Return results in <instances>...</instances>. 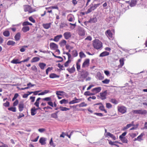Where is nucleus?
I'll use <instances>...</instances> for the list:
<instances>
[{
  "instance_id": "obj_32",
  "label": "nucleus",
  "mask_w": 147,
  "mask_h": 147,
  "mask_svg": "<svg viewBox=\"0 0 147 147\" xmlns=\"http://www.w3.org/2000/svg\"><path fill=\"white\" fill-rule=\"evenodd\" d=\"M40 58L38 57H35L32 58L31 62L32 63L38 61L40 60Z\"/></svg>"
},
{
  "instance_id": "obj_63",
  "label": "nucleus",
  "mask_w": 147,
  "mask_h": 147,
  "mask_svg": "<svg viewBox=\"0 0 147 147\" xmlns=\"http://www.w3.org/2000/svg\"><path fill=\"white\" fill-rule=\"evenodd\" d=\"M3 105L5 107H8L9 106V103L7 101L5 103L3 104Z\"/></svg>"
},
{
  "instance_id": "obj_45",
  "label": "nucleus",
  "mask_w": 147,
  "mask_h": 147,
  "mask_svg": "<svg viewBox=\"0 0 147 147\" xmlns=\"http://www.w3.org/2000/svg\"><path fill=\"white\" fill-rule=\"evenodd\" d=\"M79 56L81 58H83V57H86V55H85L82 51H81L79 53Z\"/></svg>"
},
{
  "instance_id": "obj_56",
  "label": "nucleus",
  "mask_w": 147,
  "mask_h": 147,
  "mask_svg": "<svg viewBox=\"0 0 147 147\" xmlns=\"http://www.w3.org/2000/svg\"><path fill=\"white\" fill-rule=\"evenodd\" d=\"M111 102L112 103L117 104L118 103V102L115 99H111Z\"/></svg>"
},
{
  "instance_id": "obj_58",
  "label": "nucleus",
  "mask_w": 147,
  "mask_h": 147,
  "mask_svg": "<svg viewBox=\"0 0 147 147\" xmlns=\"http://www.w3.org/2000/svg\"><path fill=\"white\" fill-rule=\"evenodd\" d=\"M47 104L52 107H53V104L51 101L48 102H47Z\"/></svg>"
},
{
  "instance_id": "obj_24",
  "label": "nucleus",
  "mask_w": 147,
  "mask_h": 147,
  "mask_svg": "<svg viewBox=\"0 0 147 147\" xmlns=\"http://www.w3.org/2000/svg\"><path fill=\"white\" fill-rule=\"evenodd\" d=\"M67 70L71 73H74L75 71V68L74 67V65L71 68L67 69Z\"/></svg>"
},
{
  "instance_id": "obj_40",
  "label": "nucleus",
  "mask_w": 147,
  "mask_h": 147,
  "mask_svg": "<svg viewBox=\"0 0 147 147\" xmlns=\"http://www.w3.org/2000/svg\"><path fill=\"white\" fill-rule=\"evenodd\" d=\"M60 103L61 104H67L68 103V101L67 100L63 99L60 101Z\"/></svg>"
},
{
  "instance_id": "obj_22",
  "label": "nucleus",
  "mask_w": 147,
  "mask_h": 147,
  "mask_svg": "<svg viewBox=\"0 0 147 147\" xmlns=\"http://www.w3.org/2000/svg\"><path fill=\"white\" fill-rule=\"evenodd\" d=\"M62 35L61 34L58 35L54 37L53 40L55 42H58L59 39L62 37Z\"/></svg>"
},
{
  "instance_id": "obj_51",
  "label": "nucleus",
  "mask_w": 147,
  "mask_h": 147,
  "mask_svg": "<svg viewBox=\"0 0 147 147\" xmlns=\"http://www.w3.org/2000/svg\"><path fill=\"white\" fill-rule=\"evenodd\" d=\"M134 122V121H132V122L131 123L128 124L126 126L128 129L131 126H135V125L133 123Z\"/></svg>"
},
{
  "instance_id": "obj_21",
  "label": "nucleus",
  "mask_w": 147,
  "mask_h": 147,
  "mask_svg": "<svg viewBox=\"0 0 147 147\" xmlns=\"http://www.w3.org/2000/svg\"><path fill=\"white\" fill-rule=\"evenodd\" d=\"M137 2L136 0H131L130 2L129 5L131 7H133L136 5Z\"/></svg>"
},
{
  "instance_id": "obj_20",
  "label": "nucleus",
  "mask_w": 147,
  "mask_h": 147,
  "mask_svg": "<svg viewBox=\"0 0 147 147\" xmlns=\"http://www.w3.org/2000/svg\"><path fill=\"white\" fill-rule=\"evenodd\" d=\"M46 140V138L42 137L39 140V142L42 145H44L46 144L45 141Z\"/></svg>"
},
{
  "instance_id": "obj_41",
  "label": "nucleus",
  "mask_w": 147,
  "mask_h": 147,
  "mask_svg": "<svg viewBox=\"0 0 147 147\" xmlns=\"http://www.w3.org/2000/svg\"><path fill=\"white\" fill-rule=\"evenodd\" d=\"M3 34L4 36L7 37L9 36L10 35V32L9 31L6 30L3 32Z\"/></svg>"
},
{
  "instance_id": "obj_16",
  "label": "nucleus",
  "mask_w": 147,
  "mask_h": 147,
  "mask_svg": "<svg viewBox=\"0 0 147 147\" xmlns=\"http://www.w3.org/2000/svg\"><path fill=\"white\" fill-rule=\"evenodd\" d=\"M50 47L54 49H57L58 48V45L54 43H51L50 44Z\"/></svg>"
},
{
  "instance_id": "obj_53",
  "label": "nucleus",
  "mask_w": 147,
  "mask_h": 147,
  "mask_svg": "<svg viewBox=\"0 0 147 147\" xmlns=\"http://www.w3.org/2000/svg\"><path fill=\"white\" fill-rule=\"evenodd\" d=\"M8 109L10 111L13 112H15L16 111V107H11L9 108Z\"/></svg>"
},
{
  "instance_id": "obj_37",
  "label": "nucleus",
  "mask_w": 147,
  "mask_h": 147,
  "mask_svg": "<svg viewBox=\"0 0 147 147\" xmlns=\"http://www.w3.org/2000/svg\"><path fill=\"white\" fill-rule=\"evenodd\" d=\"M59 108L60 110L62 111H66L69 110V108L61 106L59 107Z\"/></svg>"
},
{
  "instance_id": "obj_11",
  "label": "nucleus",
  "mask_w": 147,
  "mask_h": 147,
  "mask_svg": "<svg viewBox=\"0 0 147 147\" xmlns=\"http://www.w3.org/2000/svg\"><path fill=\"white\" fill-rule=\"evenodd\" d=\"M63 36L66 39H69L71 36V33L69 32H66L63 34Z\"/></svg>"
},
{
  "instance_id": "obj_26",
  "label": "nucleus",
  "mask_w": 147,
  "mask_h": 147,
  "mask_svg": "<svg viewBox=\"0 0 147 147\" xmlns=\"http://www.w3.org/2000/svg\"><path fill=\"white\" fill-rule=\"evenodd\" d=\"M30 30V28L29 26H26L23 27L22 29V31L24 32H26Z\"/></svg>"
},
{
  "instance_id": "obj_36",
  "label": "nucleus",
  "mask_w": 147,
  "mask_h": 147,
  "mask_svg": "<svg viewBox=\"0 0 147 147\" xmlns=\"http://www.w3.org/2000/svg\"><path fill=\"white\" fill-rule=\"evenodd\" d=\"M16 43L13 40H9L7 42V44L8 45H14Z\"/></svg>"
},
{
  "instance_id": "obj_31",
  "label": "nucleus",
  "mask_w": 147,
  "mask_h": 147,
  "mask_svg": "<svg viewBox=\"0 0 147 147\" xmlns=\"http://www.w3.org/2000/svg\"><path fill=\"white\" fill-rule=\"evenodd\" d=\"M119 62L120 64L118 65V66L119 67H121L124 64L123 58H121L119 60Z\"/></svg>"
},
{
  "instance_id": "obj_62",
  "label": "nucleus",
  "mask_w": 147,
  "mask_h": 147,
  "mask_svg": "<svg viewBox=\"0 0 147 147\" xmlns=\"http://www.w3.org/2000/svg\"><path fill=\"white\" fill-rule=\"evenodd\" d=\"M94 114L95 115L101 117L103 116L102 114L101 113H94Z\"/></svg>"
},
{
  "instance_id": "obj_5",
  "label": "nucleus",
  "mask_w": 147,
  "mask_h": 147,
  "mask_svg": "<svg viewBox=\"0 0 147 147\" xmlns=\"http://www.w3.org/2000/svg\"><path fill=\"white\" fill-rule=\"evenodd\" d=\"M118 111L122 114L125 113L127 111V108L124 106H121L118 107Z\"/></svg>"
},
{
  "instance_id": "obj_47",
  "label": "nucleus",
  "mask_w": 147,
  "mask_h": 147,
  "mask_svg": "<svg viewBox=\"0 0 147 147\" xmlns=\"http://www.w3.org/2000/svg\"><path fill=\"white\" fill-rule=\"evenodd\" d=\"M110 82V80L106 79L104 80H103L102 82L103 84H107L109 83Z\"/></svg>"
},
{
  "instance_id": "obj_46",
  "label": "nucleus",
  "mask_w": 147,
  "mask_h": 147,
  "mask_svg": "<svg viewBox=\"0 0 147 147\" xmlns=\"http://www.w3.org/2000/svg\"><path fill=\"white\" fill-rule=\"evenodd\" d=\"M78 105L79 107H86L87 106V104H86L84 102H82Z\"/></svg>"
},
{
  "instance_id": "obj_29",
  "label": "nucleus",
  "mask_w": 147,
  "mask_h": 147,
  "mask_svg": "<svg viewBox=\"0 0 147 147\" xmlns=\"http://www.w3.org/2000/svg\"><path fill=\"white\" fill-rule=\"evenodd\" d=\"M66 44V41L65 40H63L59 43V45L61 47H63Z\"/></svg>"
},
{
  "instance_id": "obj_17",
  "label": "nucleus",
  "mask_w": 147,
  "mask_h": 147,
  "mask_svg": "<svg viewBox=\"0 0 147 147\" xmlns=\"http://www.w3.org/2000/svg\"><path fill=\"white\" fill-rule=\"evenodd\" d=\"M106 136L107 137L108 136H109L114 140H115L116 139L115 137L113 135L111 134L110 132H107L106 133Z\"/></svg>"
},
{
  "instance_id": "obj_23",
  "label": "nucleus",
  "mask_w": 147,
  "mask_h": 147,
  "mask_svg": "<svg viewBox=\"0 0 147 147\" xmlns=\"http://www.w3.org/2000/svg\"><path fill=\"white\" fill-rule=\"evenodd\" d=\"M21 37V34L20 32L17 33L14 36L15 40L16 41L19 40Z\"/></svg>"
},
{
  "instance_id": "obj_28",
  "label": "nucleus",
  "mask_w": 147,
  "mask_h": 147,
  "mask_svg": "<svg viewBox=\"0 0 147 147\" xmlns=\"http://www.w3.org/2000/svg\"><path fill=\"white\" fill-rule=\"evenodd\" d=\"M39 66L41 69L43 70L46 66V64L43 63H40L38 65Z\"/></svg>"
},
{
  "instance_id": "obj_52",
  "label": "nucleus",
  "mask_w": 147,
  "mask_h": 147,
  "mask_svg": "<svg viewBox=\"0 0 147 147\" xmlns=\"http://www.w3.org/2000/svg\"><path fill=\"white\" fill-rule=\"evenodd\" d=\"M63 92H64L63 91H57L56 92V94L57 96H61L62 95V94H63Z\"/></svg>"
},
{
  "instance_id": "obj_15",
  "label": "nucleus",
  "mask_w": 147,
  "mask_h": 147,
  "mask_svg": "<svg viewBox=\"0 0 147 147\" xmlns=\"http://www.w3.org/2000/svg\"><path fill=\"white\" fill-rule=\"evenodd\" d=\"M101 90V88L100 87H98L93 88L92 90V92H95L96 93H97L99 92Z\"/></svg>"
},
{
  "instance_id": "obj_55",
  "label": "nucleus",
  "mask_w": 147,
  "mask_h": 147,
  "mask_svg": "<svg viewBox=\"0 0 147 147\" xmlns=\"http://www.w3.org/2000/svg\"><path fill=\"white\" fill-rule=\"evenodd\" d=\"M49 144L50 145L53 147H55L56 145L54 144L52 140V138H51Z\"/></svg>"
},
{
  "instance_id": "obj_1",
  "label": "nucleus",
  "mask_w": 147,
  "mask_h": 147,
  "mask_svg": "<svg viewBox=\"0 0 147 147\" xmlns=\"http://www.w3.org/2000/svg\"><path fill=\"white\" fill-rule=\"evenodd\" d=\"M100 3L95 4L94 2H93L90 5V8L88 9L87 11L86 12V14H87L94 10L96 8L100 5Z\"/></svg>"
},
{
  "instance_id": "obj_42",
  "label": "nucleus",
  "mask_w": 147,
  "mask_h": 147,
  "mask_svg": "<svg viewBox=\"0 0 147 147\" xmlns=\"http://www.w3.org/2000/svg\"><path fill=\"white\" fill-rule=\"evenodd\" d=\"M42 100L43 101L49 102L52 100L51 97H45L42 98Z\"/></svg>"
},
{
  "instance_id": "obj_57",
  "label": "nucleus",
  "mask_w": 147,
  "mask_h": 147,
  "mask_svg": "<svg viewBox=\"0 0 147 147\" xmlns=\"http://www.w3.org/2000/svg\"><path fill=\"white\" fill-rule=\"evenodd\" d=\"M19 96V94L18 93H16L14 94L13 97L12 99L13 101L14 100Z\"/></svg>"
},
{
  "instance_id": "obj_39",
  "label": "nucleus",
  "mask_w": 147,
  "mask_h": 147,
  "mask_svg": "<svg viewBox=\"0 0 147 147\" xmlns=\"http://www.w3.org/2000/svg\"><path fill=\"white\" fill-rule=\"evenodd\" d=\"M94 94V93H91L88 91L85 92L84 93V95L85 96H91Z\"/></svg>"
},
{
  "instance_id": "obj_19",
  "label": "nucleus",
  "mask_w": 147,
  "mask_h": 147,
  "mask_svg": "<svg viewBox=\"0 0 147 147\" xmlns=\"http://www.w3.org/2000/svg\"><path fill=\"white\" fill-rule=\"evenodd\" d=\"M24 104L23 102L20 103L18 105V108L19 111L21 112L23 110L24 108Z\"/></svg>"
},
{
  "instance_id": "obj_64",
  "label": "nucleus",
  "mask_w": 147,
  "mask_h": 147,
  "mask_svg": "<svg viewBox=\"0 0 147 147\" xmlns=\"http://www.w3.org/2000/svg\"><path fill=\"white\" fill-rule=\"evenodd\" d=\"M106 106V107L108 109H109L112 107L111 105L109 103H107Z\"/></svg>"
},
{
  "instance_id": "obj_9",
  "label": "nucleus",
  "mask_w": 147,
  "mask_h": 147,
  "mask_svg": "<svg viewBox=\"0 0 147 147\" xmlns=\"http://www.w3.org/2000/svg\"><path fill=\"white\" fill-rule=\"evenodd\" d=\"M78 34L82 36H84L85 35V31L84 29L81 27H80L78 29Z\"/></svg>"
},
{
  "instance_id": "obj_25",
  "label": "nucleus",
  "mask_w": 147,
  "mask_h": 147,
  "mask_svg": "<svg viewBox=\"0 0 147 147\" xmlns=\"http://www.w3.org/2000/svg\"><path fill=\"white\" fill-rule=\"evenodd\" d=\"M49 77L50 78H59V76L55 74L52 73L50 75Z\"/></svg>"
},
{
  "instance_id": "obj_2",
  "label": "nucleus",
  "mask_w": 147,
  "mask_h": 147,
  "mask_svg": "<svg viewBox=\"0 0 147 147\" xmlns=\"http://www.w3.org/2000/svg\"><path fill=\"white\" fill-rule=\"evenodd\" d=\"M93 45L94 47L97 50L101 48L102 46V42L98 39H96L93 41Z\"/></svg>"
},
{
  "instance_id": "obj_59",
  "label": "nucleus",
  "mask_w": 147,
  "mask_h": 147,
  "mask_svg": "<svg viewBox=\"0 0 147 147\" xmlns=\"http://www.w3.org/2000/svg\"><path fill=\"white\" fill-rule=\"evenodd\" d=\"M53 69V68L52 67H48L46 69V74L47 75H48V72H49V71H51V70H52Z\"/></svg>"
},
{
  "instance_id": "obj_48",
  "label": "nucleus",
  "mask_w": 147,
  "mask_h": 147,
  "mask_svg": "<svg viewBox=\"0 0 147 147\" xmlns=\"http://www.w3.org/2000/svg\"><path fill=\"white\" fill-rule=\"evenodd\" d=\"M51 117L53 118L57 119L58 118L57 115L55 114V113L51 114Z\"/></svg>"
},
{
  "instance_id": "obj_3",
  "label": "nucleus",
  "mask_w": 147,
  "mask_h": 147,
  "mask_svg": "<svg viewBox=\"0 0 147 147\" xmlns=\"http://www.w3.org/2000/svg\"><path fill=\"white\" fill-rule=\"evenodd\" d=\"M107 21L112 25L116 23L117 21V18L115 16L111 15L107 18Z\"/></svg>"
},
{
  "instance_id": "obj_6",
  "label": "nucleus",
  "mask_w": 147,
  "mask_h": 147,
  "mask_svg": "<svg viewBox=\"0 0 147 147\" xmlns=\"http://www.w3.org/2000/svg\"><path fill=\"white\" fill-rule=\"evenodd\" d=\"M81 98L77 99L76 97H75L74 99L69 102V104H73L75 103H78L82 101Z\"/></svg>"
},
{
  "instance_id": "obj_34",
  "label": "nucleus",
  "mask_w": 147,
  "mask_h": 147,
  "mask_svg": "<svg viewBox=\"0 0 147 147\" xmlns=\"http://www.w3.org/2000/svg\"><path fill=\"white\" fill-rule=\"evenodd\" d=\"M11 62L12 63L14 64H17V63H21V61H19V60L18 59H13L11 61Z\"/></svg>"
},
{
  "instance_id": "obj_13",
  "label": "nucleus",
  "mask_w": 147,
  "mask_h": 147,
  "mask_svg": "<svg viewBox=\"0 0 147 147\" xmlns=\"http://www.w3.org/2000/svg\"><path fill=\"white\" fill-rule=\"evenodd\" d=\"M96 78L97 79L101 80H103L104 78L102 74L99 72H98L97 73Z\"/></svg>"
},
{
  "instance_id": "obj_18",
  "label": "nucleus",
  "mask_w": 147,
  "mask_h": 147,
  "mask_svg": "<svg viewBox=\"0 0 147 147\" xmlns=\"http://www.w3.org/2000/svg\"><path fill=\"white\" fill-rule=\"evenodd\" d=\"M109 53L107 51H105L101 53L99 55V56L100 57H103L105 56L109 55Z\"/></svg>"
},
{
  "instance_id": "obj_61",
  "label": "nucleus",
  "mask_w": 147,
  "mask_h": 147,
  "mask_svg": "<svg viewBox=\"0 0 147 147\" xmlns=\"http://www.w3.org/2000/svg\"><path fill=\"white\" fill-rule=\"evenodd\" d=\"M29 20L32 22L34 23L35 22V20L32 17H30L29 18Z\"/></svg>"
},
{
  "instance_id": "obj_27",
  "label": "nucleus",
  "mask_w": 147,
  "mask_h": 147,
  "mask_svg": "<svg viewBox=\"0 0 147 147\" xmlns=\"http://www.w3.org/2000/svg\"><path fill=\"white\" fill-rule=\"evenodd\" d=\"M97 21V19L96 17L91 18L88 22L90 23H95Z\"/></svg>"
},
{
  "instance_id": "obj_50",
  "label": "nucleus",
  "mask_w": 147,
  "mask_h": 147,
  "mask_svg": "<svg viewBox=\"0 0 147 147\" xmlns=\"http://www.w3.org/2000/svg\"><path fill=\"white\" fill-rule=\"evenodd\" d=\"M43 109H44V110L45 111V112H47L48 111L47 110L48 109H52V108L50 106H48L46 107L43 108Z\"/></svg>"
},
{
  "instance_id": "obj_30",
  "label": "nucleus",
  "mask_w": 147,
  "mask_h": 147,
  "mask_svg": "<svg viewBox=\"0 0 147 147\" xmlns=\"http://www.w3.org/2000/svg\"><path fill=\"white\" fill-rule=\"evenodd\" d=\"M31 115H34L36 113V108L35 107H33L31 109Z\"/></svg>"
},
{
  "instance_id": "obj_12",
  "label": "nucleus",
  "mask_w": 147,
  "mask_h": 147,
  "mask_svg": "<svg viewBox=\"0 0 147 147\" xmlns=\"http://www.w3.org/2000/svg\"><path fill=\"white\" fill-rule=\"evenodd\" d=\"M74 16L71 14H69L67 17V18L68 21L70 22H74Z\"/></svg>"
},
{
  "instance_id": "obj_49",
  "label": "nucleus",
  "mask_w": 147,
  "mask_h": 147,
  "mask_svg": "<svg viewBox=\"0 0 147 147\" xmlns=\"http://www.w3.org/2000/svg\"><path fill=\"white\" fill-rule=\"evenodd\" d=\"M91 99L93 100H95L96 99V97L95 96H90L88 98V100L89 101H91Z\"/></svg>"
},
{
  "instance_id": "obj_4",
  "label": "nucleus",
  "mask_w": 147,
  "mask_h": 147,
  "mask_svg": "<svg viewBox=\"0 0 147 147\" xmlns=\"http://www.w3.org/2000/svg\"><path fill=\"white\" fill-rule=\"evenodd\" d=\"M133 113L135 114H144L147 113L146 111L142 109L136 110L133 111Z\"/></svg>"
},
{
  "instance_id": "obj_35",
  "label": "nucleus",
  "mask_w": 147,
  "mask_h": 147,
  "mask_svg": "<svg viewBox=\"0 0 147 147\" xmlns=\"http://www.w3.org/2000/svg\"><path fill=\"white\" fill-rule=\"evenodd\" d=\"M30 8L31 7L30 6L28 5H26L24 7V10L25 12L28 11L29 12Z\"/></svg>"
},
{
  "instance_id": "obj_44",
  "label": "nucleus",
  "mask_w": 147,
  "mask_h": 147,
  "mask_svg": "<svg viewBox=\"0 0 147 147\" xmlns=\"http://www.w3.org/2000/svg\"><path fill=\"white\" fill-rule=\"evenodd\" d=\"M72 55L74 57H77L78 55V53L76 50H75L72 51Z\"/></svg>"
},
{
  "instance_id": "obj_43",
  "label": "nucleus",
  "mask_w": 147,
  "mask_h": 147,
  "mask_svg": "<svg viewBox=\"0 0 147 147\" xmlns=\"http://www.w3.org/2000/svg\"><path fill=\"white\" fill-rule=\"evenodd\" d=\"M121 141L123 143H127L128 140L125 137L122 138H119Z\"/></svg>"
},
{
  "instance_id": "obj_14",
  "label": "nucleus",
  "mask_w": 147,
  "mask_h": 147,
  "mask_svg": "<svg viewBox=\"0 0 147 147\" xmlns=\"http://www.w3.org/2000/svg\"><path fill=\"white\" fill-rule=\"evenodd\" d=\"M89 73L86 71H83L81 74V76L83 78H85L87 77Z\"/></svg>"
},
{
  "instance_id": "obj_8",
  "label": "nucleus",
  "mask_w": 147,
  "mask_h": 147,
  "mask_svg": "<svg viewBox=\"0 0 147 147\" xmlns=\"http://www.w3.org/2000/svg\"><path fill=\"white\" fill-rule=\"evenodd\" d=\"M107 94V90H105L103 92L100 93V98L102 100H104L106 99V98Z\"/></svg>"
},
{
  "instance_id": "obj_38",
  "label": "nucleus",
  "mask_w": 147,
  "mask_h": 147,
  "mask_svg": "<svg viewBox=\"0 0 147 147\" xmlns=\"http://www.w3.org/2000/svg\"><path fill=\"white\" fill-rule=\"evenodd\" d=\"M51 24V23H49L43 24V26L44 28L46 29H48L50 27Z\"/></svg>"
},
{
  "instance_id": "obj_33",
  "label": "nucleus",
  "mask_w": 147,
  "mask_h": 147,
  "mask_svg": "<svg viewBox=\"0 0 147 147\" xmlns=\"http://www.w3.org/2000/svg\"><path fill=\"white\" fill-rule=\"evenodd\" d=\"M144 134L143 133H141L139 136L137 138V140L139 141L140 142L143 140L142 137L144 136Z\"/></svg>"
},
{
  "instance_id": "obj_60",
  "label": "nucleus",
  "mask_w": 147,
  "mask_h": 147,
  "mask_svg": "<svg viewBox=\"0 0 147 147\" xmlns=\"http://www.w3.org/2000/svg\"><path fill=\"white\" fill-rule=\"evenodd\" d=\"M76 68L77 70L79 71L80 69V65L79 63H76Z\"/></svg>"
},
{
  "instance_id": "obj_10",
  "label": "nucleus",
  "mask_w": 147,
  "mask_h": 147,
  "mask_svg": "<svg viewBox=\"0 0 147 147\" xmlns=\"http://www.w3.org/2000/svg\"><path fill=\"white\" fill-rule=\"evenodd\" d=\"M90 64V60L89 59H86L83 62L82 65V67H86L89 66Z\"/></svg>"
},
{
  "instance_id": "obj_7",
  "label": "nucleus",
  "mask_w": 147,
  "mask_h": 147,
  "mask_svg": "<svg viewBox=\"0 0 147 147\" xmlns=\"http://www.w3.org/2000/svg\"><path fill=\"white\" fill-rule=\"evenodd\" d=\"M106 35L110 39L113 38V34L110 29H108L105 32Z\"/></svg>"
},
{
  "instance_id": "obj_54",
  "label": "nucleus",
  "mask_w": 147,
  "mask_h": 147,
  "mask_svg": "<svg viewBox=\"0 0 147 147\" xmlns=\"http://www.w3.org/2000/svg\"><path fill=\"white\" fill-rule=\"evenodd\" d=\"M127 133V132H125L123 133L122 134L120 135L119 136V138H123L124 136H125Z\"/></svg>"
}]
</instances>
